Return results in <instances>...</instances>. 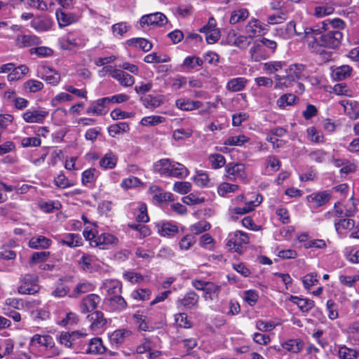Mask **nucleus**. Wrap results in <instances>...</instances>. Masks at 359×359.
<instances>
[{"mask_svg":"<svg viewBox=\"0 0 359 359\" xmlns=\"http://www.w3.org/2000/svg\"><path fill=\"white\" fill-rule=\"evenodd\" d=\"M31 26L38 32L49 30L52 27V22L48 18H36L32 21Z\"/></svg>","mask_w":359,"mask_h":359,"instance_id":"nucleus-48","label":"nucleus"},{"mask_svg":"<svg viewBox=\"0 0 359 359\" xmlns=\"http://www.w3.org/2000/svg\"><path fill=\"white\" fill-rule=\"evenodd\" d=\"M248 84V79L245 77H237L229 79L226 85V89L231 92L243 90Z\"/></svg>","mask_w":359,"mask_h":359,"instance_id":"nucleus-39","label":"nucleus"},{"mask_svg":"<svg viewBox=\"0 0 359 359\" xmlns=\"http://www.w3.org/2000/svg\"><path fill=\"white\" fill-rule=\"evenodd\" d=\"M55 15L60 27L69 26L76 22L79 20L76 14L72 13H67L62 10H57Z\"/></svg>","mask_w":359,"mask_h":359,"instance_id":"nucleus-30","label":"nucleus"},{"mask_svg":"<svg viewBox=\"0 0 359 359\" xmlns=\"http://www.w3.org/2000/svg\"><path fill=\"white\" fill-rule=\"evenodd\" d=\"M238 189V184L223 182L218 184L217 191L219 196L229 198L231 194L236 192Z\"/></svg>","mask_w":359,"mask_h":359,"instance_id":"nucleus-40","label":"nucleus"},{"mask_svg":"<svg viewBox=\"0 0 359 359\" xmlns=\"http://www.w3.org/2000/svg\"><path fill=\"white\" fill-rule=\"evenodd\" d=\"M227 42L241 49H246L250 44L252 39L248 35L238 34L235 31H230L227 35Z\"/></svg>","mask_w":359,"mask_h":359,"instance_id":"nucleus-16","label":"nucleus"},{"mask_svg":"<svg viewBox=\"0 0 359 359\" xmlns=\"http://www.w3.org/2000/svg\"><path fill=\"white\" fill-rule=\"evenodd\" d=\"M109 103L106 97L93 101L86 109L87 114L96 116L105 115L109 110Z\"/></svg>","mask_w":359,"mask_h":359,"instance_id":"nucleus-18","label":"nucleus"},{"mask_svg":"<svg viewBox=\"0 0 359 359\" xmlns=\"http://www.w3.org/2000/svg\"><path fill=\"white\" fill-rule=\"evenodd\" d=\"M298 100L299 98L294 94L286 93L277 100L276 104L280 109H284L287 107L293 106Z\"/></svg>","mask_w":359,"mask_h":359,"instance_id":"nucleus-47","label":"nucleus"},{"mask_svg":"<svg viewBox=\"0 0 359 359\" xmlns=\"http://www.w3.org/2000/svg\"><path fill=\"white\" fill-rule=\"evenodd\" d=\"M249 140V137L244 135L230 136L224 140V144L227 146L241 147Z\"/></svg>","mask_w":359,"mask_h":359,"instance_id":"nucleus-56","label":"nucleus"},{"mask_svg":"<svg viewBox=\"0 0 359 359\" xmlns=\"http://www.w3.org/2000/svg\"><path fill=\"white\" fill-rule=\"evenodd\" d=\"M275 80V89H284L288 88L292 85L293 82L290 76L287 74L285 76H280L276 74L274 76Z\"/></svg>","mask_w":359,"mask_h":359,"instance_id":"nucleus-55","label":"nucleus"},{"mask_svg":"<svg viewBox=\"0 0 359 359\" xmlns=\"http://www.w3.org/2000/svg\"><path fill=\"white\" fill-rule=\"evenodd\" d=\"M118 156L111 150H109L100 160L99 165L104 170L114 169L118 162Z\"/></svg>","mask_w":359,"mask_h":359,"instance_id":"nucleus-29","label":"nucleus"},{"mask_svg":"<svg viewBox=\"0 0 359 359\" xmlns=\"http://www.w3.org/2000/svg\"><path fill=\"white\" fill-rule=\"evenodd\" d=\"M348 339L355 345H359V320L351 322L348 326Z\"/></svg>","mask_w":359,"mask_h":359,"instance_id":"nucleus-51","label":"nucleus"},{"mask_svg":"<svg viewBox=\"0 0 359 359\" xmlns=\"http://www.w3.org/2000/svg\"><path fill=\"white\" fill-rule=\"evenodd\" d=\"M100 302V297L97 294H88L82 299L81 302L80 311L83 313H90L97 308Z\"/></svg>","mask_w":359,"mask_h":359,"instance_id":"nucleus-23","label":"nucleus"},{"mask_svg":"<svg viewBox=\"0 0 359 359\" xmlns=\"http://www.w3.org/2000/svg\"><path fill=\"white\" fill-rule=\"evenodd\" d=\"M293 81L304 79L309 76V72L305 65L302 64H292L289 66L286 72Z\"/></svg>","mask_w":359,"mask_h":359,"instance_id":"nucleus-24","label":"nucleus"},{"mask_svg":"<svg viewBox=\"0 0 359 359\" xmlns=\"http://www.w3.org/2000/svg\"><path fill=\"white\" fill-rule=\"evenodd\" d=\"M343 34L339 30H327L324 34H320L315 37V43L311 46L312 51L318 52V48L325 47L329 48H337L342 40Z\"/></svg>","mask_w":359,"mask_h":359,"instance_id":"nucleus-4","label":"nucleus"},{"mask_svg":"<svg viewBox=\"0 0 359 359\" xmlns=\"http://www.w3.org/2000/svg\"><path fill=\"white\" fill-rule=\"evenodd\" d=\"M40 290L38 277L34 273L26 274L20 281L18 292L20 294H34Z\"/></svg>","mask_w":359,"mask_h":359,"instance_id":"nucleus-8","label":"nucleus"},{"mask_svg":"<svg viewBox=\"0 0 359 359\" xmlns=\"http://www.w3.org/2000/svg\"><path fill=\"white\" fill-rule=\"evenodd\" d=\"M330 198L331 194L328 191H322L307 196L306 201L310 209L313 210L324 205Z\"/></svg>","mask_w":359,"mask_h":359,"instance_id":"nucleus-11","label":"nucleus"},{"mask_svg":"<svg viewBox=\"0 0 359 359\" xmlns=\"http://www.w3.org/2000/svg\"><path fill=\"white\" fill-rule=\"evenodd\" d=\"M154 171L161 176L185 178L189 175L188 169L182 164L169 158H162L154 163Z\"/></svg>","mask_w":359,"mask_h":359,"instance_id":"nucleus-1","label":"nucleus"},{"mask_svg":"<svg viewBox=\"0 0 359 359\" xmlns=\"http://www.w3.org/2000/svg\"><path fill=\"white\" fill-rule=\"evenodd\" d=\"M130 127L126 122H120L111 125L108 128V132L110 136L115 137L116 135L129 131Z\"/></svg>","mask_w":359,"mask_h":359,"instance_id":"nucleus-61","label":"nucleus"},{"mask_svg":"<svg viewBox=\"0 0 359 359\" xmlns=\"http://www.w3.org/2000/svg\"><path fill=\"white\" fill-rule=\"evenodd\" d=\"M266 29L264 23L256 18H251L245 27V33L252 39L256 36L263 35Z\"/></svg>","mask_w":359,"mask_h":359,"instance_id":"nucleus-15","label":"nucleus"},{"mask_svg":"<svg viewBox=\"0 0 359 359\" xmlns=\"http://www.w3.org/2000/svg\"><path fill=\"white\" fill-rule=\"evenodd\" d=\"M118 242V239L115 236L109 233H103L95 238L91 245L101 249H107L112 245H116Z\"/></svg>","mask_w":359,"mask_h":359,"instance_id":"nucleus-19","label":"nucleus"},{"mask_svg":"<svg viewBox=\"0 0 359 359\" xmlns=\"http://www.w3.org/2000/svg\"><path fill=\"white\" fill-rule=\"evenodd\" d=\"M85 330H76L72 332H62L58 338L59 342L67 348L78 349L82 339L87 336Z\"/></svg>","mask_w":359,"mask_h":359,"instance_id":"nucleus-6","label":"nucleus"},{"mask_svg":"<svg viewBox=\"0 0 359 359\" xmlns=\"http://www.w3.org/2000/svg\"><path fill=\"white\" fill-rule=\"evenodd\" d=\"M167 22L168 19L166 16L160 12L144 15L140 20V24L142 27L145 25L161 27L167 24Z\"/></svg>","mask_w":359,"mask_h":359,"instance_id":"nucleus-13","label":"nucleus"},{"mask_svg":"<svg viewBox=\"0 0 359 359\" xmlns=\"http://www.w3.org/2000/svg\"><path fill=\"white\" fill-rule=\"evenodd\" d=\"M149 191L153 194L152 198L157 203H163L173 200V195L169 192L162 191L158 186L150 187Z\"/></svg>","mask_w":359,"mask_h":359,"instance_id":"nucleus-35","label":"nucleus"},{"mask_svg":"<svg viewBox=\"0 0 359 359\" xmlns=\"http://www.w3.org/2000/svg\"><path fill=\"white\" fill-rule=\"evenodd\" d=\"M158 342L159 339L157 337L144 339V341L136 347L135 353L142 354L146 352H149L158 347L157 344Z\"/></svg>","mask_w":359,"mask_h":359,"instance_id":"nucleus-34","label":"nucleus"},{"mask_svg":"<svg viewBox=\"0 0 359 359\" xmlns=\"http://www.w3.org/2000/svg\"><path fill=\"white\" fill-rule=\"evenodd\" d=\"M224 177L231 181L247 179L245 165L243 163H229L225 167Z\"/></svg>","mask_w":359,"mask_h":359,"instance_id":"nucleus-10","label":"nucleus"},{"mask_svg":"<svg viewBox=\"0 0 359 359\" xmlns=\"http://www.w3.org/2000/svg\"><path fill=\"white\" fill-rule=\"evenodd\" d=\"M340 104L344 107L345 114L351 119L359 118V103L355 100H341Z\"/></svg>","mask_w":359,"mask_h":359,"instance_id":"nucleus-28","label":"nucleus"},{"mask_svg":"<svg viewBox=\"0 0 359 359\" xmlns=\"http://www.w3.org/2000/svg\"><path fill=\"white\" fill-rule=\"evenodd\" d=\"M203 102L199 100H191L189 98L181 97L175 100V107L184 111H191L201 108Z\"/></svg>","mask_w":359,"mask_h":359,"instance_id":"nucleus-26","label":"nucleus"},{"mask_svg":"<svg viewBox=\"0 0 359 359\" xmlns=\"http://www.w3.org/2000/svg\"><path fill=\"white\" fill-rule=\"evenodd\" d=\"M262 201V196L257 194L255 200H247L243 194L232 199L231 203L236 205L231 208V212L236 215L247 214L258 206Z\"/></svg>","mask_w":359,"mask_h":359,"instance_id":"nucleus-5","label":"nucleus"},{"mask_svg":"<svg viewBox=\"0 0 359 359\" xmlns=\"http://www.w3.org/2000/svg\"><path fill=\"white\" fill-rule=\"evenodd\" d=\"M355 226V220L350 218L340 219L334 222L336 231L341 237H345L348 232L353 231Z\"/></svg>","mask_w":359,"mask_h":359,"instance_id":"nucleus-21","label":"nucleus"},{"mask_svg":"<svg viewBox=\"0 0 359 359\" xmlns=\"http://www.w3.org/2000/svg\"><path fill=\"white\" fill-rule=\"evenodd\" d=\"M60 243L69 248H74L83 245V239L78 233H67L62 236Z\"/></svg>","mask_w":359,"mask_h":359,"instance_id":"nucleus-27","label":"nucleus"},{"mask_svg":"<svg viewBox=\"0 0 359 359\" xmlns=\"http://www.w3.org/2000/svg\"><path fill=\"white\" fill-rule=\"evenodd\" d=\"M156 228L158 234L163 237L175 236L179 231V228L175 224L167 221L156 223Z\"/></svg>","mask_w":359,"mask_h":359,"instance_id":"nucleus-20","label":"nucleus"},{"mask_svg":"<svg viewBox=\"0 0 359 359\" xmlns=\"http://www.w3.org/2000/svg\"><path fill=\"white\" fill-rule=\"evenodd\" d=\"M295 36H299L311 48L315 43V37L320 34L318 29H313L300 20L295 21Z\"/></svg>","mask_w":359,"mask_h":359,"instance_id":"nucleus-7","label":"nucleus"},{"mask_svg":"<svg viewBox=\"0 0 359 359\" xmlns=\"http://www.w3.org/2000/svg\"><path fill=\"white\" fill-rule=\"evenodd\" d=\"M142 185L143 183L140 181V180L134 176L123 179L121 183V187L124 190L134 189Z\"/></svg>","mask_w":359,"mask_h":359,"instance_id":"nucleus-62","label":"nucleus"},{"mask_svg":"<svg viewBox=\"0 0 359 359\" xmlns=\"http://www.w3.org/2000/svg\"><path fill=\"white\" fill-rule=\"evenodd\" d=\"M352 72V68L348 65H342L335 68L333 71V76L336 80L341 81L348 77Z\"/></svg>","mask_w":359,"mask_h":359,"instance_id":"nucleus-58","label":"nucleus"},{"mask_svg":"<svg viewBox=\"0 0 359 359\" xmlns=\"http://www.w3.org/2000/svg\"><path fill=\"white\" fill-rule=\"evenodd\" d=\"M259 293L255 290H248L243 292V300L250 306L256 304L259 299Z\"/></svg>","mask_w":359,"mask_h":359,"instance_id":"nucleus-64","label":"nucleus"},{"mask_svg":"<svg viewBox=\"0 0 359 359\" xmlns=\"http://www.w3.org/2000/svg\"><path fill=\"white\" fill-rule=\"evenodd\" d=\"M131 335V332L125 329L115 330L109 335V340L112 344L119 345L123 343L126 339Z\"/></svg>","mask_w":359,"mask_h":359,"instance_id":"nucleus-43","label":"nucleus"},{"mask_svg":"<svg viewBox=\"0 0 359 359\" xmlns=\"http://www.w3.org/2000/svg\"><path fill=\"white\" fill-rule=\"evenodd\" d=\"M337 356L339 359H357L358 353L355 349L341 346L339 347Z\"/></svg>","mask_w":359,"mask_h":359,"instance_id":"nucleus-54","label":"nucleus"},{"mask_svg":"<svg viewBox=\"0 0 359 359\" xmlns=\"http://www.w3.org/2000/svg\"><path fill=\"white\" fill-rule=\"evenodd\" d=\"M53 241L43 236H36L31 238L29 241L28 246L32 249H48L52 245Z\"/></svg>","mask_w":359,"mask_h":359,"instance_id":"nucleus-31","label":"nucleus"},{"mask_svg":"<svg viewBox=\"0 0 359 359\" xmlns=\"http://www.w3.org/2000/svg\"><path fill=\"white\" fill-rule=\"evenodd\" d=\"M126 280L131 283H142L148 281V276L141 274L137 271H126L123 274Z\"/></svg>","mask_w":359,"mask_h":359,"instance_id":"nucleus-49","label":"nucleus"},{"mask_svg":"<svg viewBox=\"0 0 359 359\" xmlns=\"http://www.w3.org/2000/svg\"><path fill=\"white\" fill-rule=\"evenodd\" d=\"M249 11L245 8H241L233 11L229 18V23L235 25L243 22L249 17Z\"/></svg>","mask_w":359,"mask_h":359,"instance_id":"nucleus-46","label":"nucleus"},{"mask_svg":"<svg viewBox=\"0 0 359 359\" xmlns=\"http://www.w3.org/2000/svg\"><path fill=\"white\" fill-rule=\"evenodd\" d=\"M48 112L43 109L31 108L22 114L25 122L27 123H42Z\"/></svg>","mask_w":359,"mask_h":359,"instance_id":"nucleus-14","label":"nucleus"},{"mask_svg":"<svg viewBox=\"0 0 359 359\" xmlns=\"http://www.w3.org/2000/svg\"><path fill=\"white\" fill-rule=\"evenodd\" d=\"M32 344H39L46 348H50L54 346V341L51 336L48 334H34L31 339Z\"/></svg>","mask_w":359,"mask_h":359,"instance_id":"nucleus-44","label":"nucleus"},{"mask_svg":"<svg viewBox=\"0 0 359 359\" xmlns=\"http://www.w3.org/2000/svg\"><path fill=\"white\" fill-rule=\"evenodd\" d=\"M200 32L205 34L206 41L210 44H212L217 42L220 36V34L218 29H211L210 27L208 26H204L201 28Z\"/></svg>","mask_w":359,"mask_h":359,"instance_id":"nucleus-53","label":"nucleus"},{"mask_svg":"<svg viewBox=\"0 0 359 359\" xmlns=\"http://www.w3.org/2000/svg\"><path fill=\"white\" fill-rule=\"evenodd\" d=\"M289 300L296 304L303 313H308L315 305L313 300L297 296L290 295Z\"/></svg>","mask_w":359,"mask_h":359,"instance_id":"nucleus-37","label":"nucleus"},{"mask_svg":"<svg viewBox=\"0 0 359 359\" xmlns=\"http://www.w3.org/2000/svg\"><path fill=\"white\" fill-rule=\"evenodd\" d=\"M15 42L19 48L39 46L42 43L41 39L34 34H19L16 36Z\"/></svg>","mask_w":359,"mask_h":359,"instance_id":"nucleus-22","label":"nucleus"},{"mask_svg":"<svg viewBox=\"0 0 359 359\" xmlns=\"http://www.w3.org/2000/svg\"><path fill=\"white\" fill-rule=\"evenodd\" d=\"M144 61L147 63H163L170 61V57L165 54H158L152 53L146 55Z\"/></svg>","mask_w":359,"mask_h":359,"instance_id":"nucleus-57","label":"nucleus"},{"mask_svg":"<svg viewBox=\"0 0 359 359\" xmlns=\"http://www.w3.org/2000/svg\"><path fill=\"white\" fill-rule=\"evenodd\" d=\"M107 348L100 337H93L88 342L80 348V351L89 355H102L105 353Z\"/></svg>","mask_w":359,"mask_h":359,"instance_id":"nucleus-12","label":"nucleus"},{"mask_svg":"<svg viewBox=\"0 0 359 359\" xmlns=\"http://www.w3.org/2000/svg\"><path fill=\"white\" fill-rule=\"evenodd\" d=\"M308 156L311 161L318 163H324L330 161V156L327 152L322 149H315L311 150Z\"/></svg>","mask_w":359,"mask_h":359,"instance_id":"nucleus-42","label":"nucleus"},{"mask_svg":"<svg viewBox=\"0 0 359 359\" xmlns=\"http://www.w3.org/2000/svg\"><path fill=\"white\" fill-rule=\"evenodd\" d=\"M88 41V37L77 31H72L61 36L58 43L62 50H76L84 48Z\"/></svg>","mask_w":359,"mask_h":359,"instance_id":"nucleus-3","label":"nucleus"},{"mask_svg":"<svg viewBox=\"0 0 359 359\" xmlns=\"http://www.w3.org/2000/svg\"><path fill=\"white\" fill-rule=\"evenodd\" d=\"M198 301V296L194 292H188L184 298L178 300L179 306L185 309H191L194 306Z\"/></svg>","mask_w":359,"mask_h":359,"instance_id":"nucleus-50","label":"nucleus"},{"mask_svg":"<svg viewBox=\"0 0 359 359\" xmlns=\"http://www.w3.org/2000/svg\"><path fill=\"white\" fill-rule=\"evenodd\" d=\"M209 163L212 169H219L226 164L225 157L220 154H212L208 157Z\"/></svg>","mask_w":359,"mask_h":359,"instance_id":"nucleus-59","label":"nucleus"},{"mask_svg":"<svg viewBox=\"0 0 359 359\" xmlns=\"http://www.w3.org/2000/svg\"><path fill=\"white\" fill-rule=\"evenodd\" d=\"M107 302L109 309L112 311H121L127 306L126 302L120 294L110 297Z\"/></svg>","mask_w":359,"mask_h":359,"instance_id":"nucleus-41","label":"nucleus"},{"mask_svg":"<svg viewBox=\"0 0 359 359\" xmlns=\"http://www.w3.org/2000/svg\"><path fill=\"white\" fill-rule=\"evenodd\" d=\"M128 44L135 46L144 52H148L152 48L151 42L143 38H133L128 41Z\"/></svg>","mask_w":359,"mask_h":359,"instance_id":"nucleus-63","label":"nucleus"},{"mask_svg":"<svg viewBox=\"0 0 359 359\" xmlns=\"http://www.w3.org/2000/svg\"><path fill=\"white\" fill-rule=\"evenodd\" d=\"M88 318L91 321L90 328L95 332L100 331L107 323V320L101 311H95L89 315Z\"/></svg>","mask_w":359,"mask_h":359,"instance_id":"nucleus-33","label":"nucleus"},{"mask_svg":"<svg viewBox=\"0 0 359 359\" xmlns=\"http://www.w3.org/2000/svg\"><path fill=\"white\" fill-rule=\"evenodd\" d=\"M101 289L106 290L108 294L114 296L121 294L122 285L118 280H105L102 284Z\"/></svg>","mask_w":359,"mask_h":359,"instance_id":"nucleus-36","label":"nucleus"},{"mask_svg":"<svg viewBox=\"0 0 359 359\" xmlns=\"http://www.w3.org/2000/svg\"><path fill=\"white\" fill-rule=\"evenodd\" d=\"M286 64L283 61H269L263 64V69L267 74H274L285 67Z\"/></svg>","mask_w":359,"mask_h":359,"instance_id":"nucleus-52","label":"nucleus"},{"mask_svg":"<svg viewBox=\"0 0 359 359\" xmlns=\"http://www.w3.org/2000/svg\"><path fill=\"white\" fill-rule=\"evenodd\" d=\"M144 106L147 109H154L163 104L164 100L163 95H148L142 99Z\"/></svg>","mask_w":359,"mask_h":359,"instance_id":"nucleus-45","label":"nucleus"},{"mask_svg":"<svg viewBox=\"0 0 359 359\" xmlns=\"http://www.w3.org/2000/svg\"><path fill=\"white\" fill-rule=\"evenodd\" d=\"M277 48V43L266 38L255 40L249 50L250 60L260 62L272 56Z\"/></svg>","mask_w":359,"mask_h":359,"instance_id":"nucleus-2","label":"nucleus"},{"mask_svg":"<svg viewBox=\"0 0 359 359\" xmlns=\"http://www.w3.org/2000/svg\"><path fill=\"white\" fill-rule=\"evenodd\" d=\"M38 76L53 86H57L60 81L59 72L48 66H41L38 70Z\"/></svg>","mask_w":359,"mask_h":359,"instance_id":"nucleus-17","label":"nucleus"},{"mask_svg":"<svg viewBox=\"0 0 359 359\" xmlns=\"http://www.w3.org/2000/svg\"><path fill=\"white\" fill-rule=\"evenodd\" d=\"M110 76L124 87L132 86L135 83L134 77L121 69L111 70Z\"/></svg>","mask_w":359,"mask_h":359,"instance_id":"nucleus-25","label":"nucleus"},{"mask_svg":"<svg viewBox=\"0 0 359 359\" xmlns=\"http://www.w3.org/2000/svg\"><path fill=\"white\" fill-rule=\"evenodd\" d=\"M221 287L212 283H209L206 285L204 291V297L206 300H213L218 297Z\"/></svg>","mask_w":359,"mask_h":359,"instance_id":"nucleus-60","label":"nucleus"},{"mask_svg":"<svg viewBox=\"0 0 359 359\" xmlns=\"http://www.w3.org/2000/svg\"><path fill=\"white\" fill-rule=\"evenodd\" d=\"M95 288V285L93 283L86 280L82 281L76 285L73 292L69 294V297L72 298H76L81 294L93 291Z\"/></svg>","mask_w":359,"mask_h":359,"instance_id":"nucleus-38","label":"nucleus"},{"mask_svg":"<svg viewBox=\"0 0 359 359\" xmlns=\"http://www.w3.org/2000/svg\"><path fill=\"white\" fill-rule=\"evenodd\" d=\"M283 350L292 353H297L304 348V342L300 339H288L281 343Z\"/></svg>","mask_w":359,"mask_h":359,"instance_id":"nucleus-32","label":"nucleus"},{"mask_svg":"<svg viewBox=\"0 0 359 359\" xmlns=\"http://www.w3.org/2000/svg\"><path fill=\"white\" fill-rule=\"evenodd\" d=\"M249 242V237L245 232L236 231L228 235L226 238L227 247L235 252H240L242 250L243 245Z\"/></svg>","mask_w":359,"mask_h":359,"instance_id":"nucleus-9","label":"nucleus"}]
</instances>
